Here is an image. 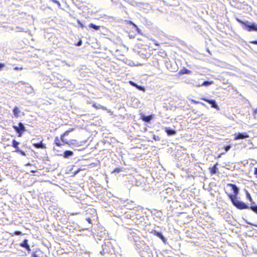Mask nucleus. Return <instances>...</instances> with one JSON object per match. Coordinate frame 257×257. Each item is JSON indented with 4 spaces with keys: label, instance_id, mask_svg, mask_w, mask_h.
Listing matches in <instances>:
<instances>
[{
    "label": "nucleus",
    "instance_id": "obj_43",
    "mask_svg": "<svg viewBox=\"0 0 257 257\" xmlns=\"http://www.w3.org/2000/svg\"><path fill=\"white\" fill-rule=\"evenodd\" d=\"M253 225L257 227V225L254 224Z\"/></svg>",
    "mask_w": 257,
    "mask_h": 257
},
{
    "label": "nucleus",
    "instance_id": "obj_20",
    "mask_svg": "<svg viewBox=\"0 0 257 257\" xmlns=\"http://www.w3.org/2000/svg\"><path fill=\"white\" fill-rule=\"evenodd\" d=\"M55 143L57 146L60 147L61 144L60 143V140L59 139L58 137H56L55 139Z\"/></svg>",
    "mask_w": 257,
    "mask_h": 257
},
{
    "label": "nucleus",
    "instance_id": "obj_4",
    "mask_svg": "<svg viewBox=\"0 0 257 257\" xmlns=\"http://www.w3.org/2000/svg\"><path fill=\"white\" fill-rule=\"evenodd\" d=\"M151 233L153 234L154 235L159 237L165 244L167 243V239L164 237L162 233L155 230H153Z\"/></svg>",
    "mask_w": 257,
    "mask_h": 257
},
{
    "label": "nucleus",
    "instance_id": "obj_19",
    "mask_svg": "<svg viewBox=\"0 0 257 257\" xmlns=\"http://www.w3.org/2000/svg\"><path fill=\"white\" fill-rule=\"evenodd\" d=\"M213 83L212 81H204L203 82L201 83V86H208Z\"/></svg>",
    "mask_w": 257,
    "mask_h": 257
},
{
    "label": "nucleus",
    "instance_id": "obj_2",
    "mask_svg": "<svg viewBox=\"0 0 257 257\" xmlns=\"http://www.w3.org/2000/svg\"><path fill=\"white\" fill-rule=\"evenodd\" d=\"M243 25V29L248 31H257V25L254 23L248 21H239Z\"/></svg>",
    "mask_w": 257,
    "mask_h": 257
},
{
    "label": "nucleus",
    "instance_id": "obj_3",
    "mask_svg": "<svg viewBox=\"0 0 257 257\" xmlns=\"http://www.w3.org/2000/svg\"><path fill=\"white\" fill-rule=\"evenodd\" d=\"M13 128L17 133L19 134V137H21L23 133L25 131V127L22 122H19L18 123V126L14 125Z\"/></svg>",
    "mask_w": 257,
    "mask_h": 257
},
{
    "label": "nucleus",
    "instance_id": "obj_38",
    "mask_svg": "<svg viewBox=\"0 0 257 257\" xmlns=\"http://www.w3.org/2000/svg\"><path fill=\"white\" fill-rule=\"evenodd\" d=\"M81 44H82V42H81V41L80 40V41H79L77 43V46H80V45H81Z\"/></svg>",
    "mask_w": 257,
    "mask_h": 257
},
{
    "label": "nucleus",
    "instance_id": "obj_11",
    "mask_svg": "<svg viewBox=\"0 0 257 257\" xmlns=\"http://www.w3.org/2000/svg\"><path fill=\"white\" fill-rule=\"evenodd\" d=\"M153 118L152 115H143L142 116V119L145 122H149L151 121V120Z\"/></svg>",
    "mask_w": 257,
    "mask_h": 257
},
{
    "label": "nucleus",
    "instance_id": "obj_27",
    "mask_svg": "<svg viewBox=\"0 0 257 257\" xmlns=\"http://www.w3.org/2000/svg\"><path fill=\"white\" fill-rule=\"evenodd\" d=\"M195 104H198V103H201V104L203 105H205V104L202 103V102H200L199 101H196L195 100H193V99H192L191 100Z\"/></svg>",
    "mask_w": 257,
    "mask_h": 257
},
{
    "label": "nucleus",
    "instance_id": "obj_31",
    "mask_svg": "<svg viewBox=\"0 0 257 257\" xmlns=\"http://www.w3.org/2000/svg\"><path fill=\"white\" fill-rule=\"evenodd\" d=\"M25 248L27 250L28 252H30L31 250L29 245L26 246V247H25Z\"/></svg>",
    "mask_w": 257,
    "mask_h": 257
},
{
    "label": "nucleus",
    "instance_id": "obj_35",
    "mask_svg": "<svg viewBox=\"0 0 257 257\" xmlns=\"http://www.w3.org/2000/svg\"><path fill=\"white\" fill-rule=\"evenodd\" d=\"M5 67V64L3 63H0V70H1L2 68H3Z\"/></svg>",
    "mask_w": 257,
    "mask_h": 257
},
{
    "label": "nucleus",
    "instance_id": "obj_8",
    "mask_svg": "<svg viewBox=\"0 0 257 257\" xmlns=\"http://www.w3.org/2000/svg\"><path fill=\"white\" fill-rule=\"evenodd\" d=\"M129 83L133 86H134L135 87H136L138 89L140 90H142L143 91H145V89L144 88V87H143V86H140V85H138L137 84H136V83H135L134 82L132 81H129Z\"/></svg>",
    "mask_w": 257,
    "mask_h": 257
},
{
    "label": "nucleus",
    "instance_id": "obj_36",
    "mask_svg": "<svg viewBox=\"0 0 257 257\" xmlns=\"http://www.w3.org/2000/svg\"><path fill=\"white\" fill-rule=\"evenodd\" d=\"M136 28V30L137 32L139 34L141 33V30L137 26V27H135Z\"/></svg>",
    "mask_w": 257,
    "mask_h": 257
},
{
    "label": "nucleus",
    "instance_id": "obj_39",
    "mask_svg": "<svg viewBox=\"0 0 257 257\" xmlns=\"http://www.w3.org/2000/svg\"><path fill=\"white\" fill-rule=\"evenodd\" d=\"M167 193V192H166V191H163V192H162V195H165V194H166Z\"/></svg>",
    "mask_w": 257,
    "mask_h": 257
},
{
    "label": "nucleus",
    "instance_id": "obj_9",
    "mask_svg": "<svg viewBox=\"0 0 257 257\" xmlns=\"http://www.w3.org/2000/svg\"><path fill=\"white\" fill-rule=\"evenodd\" d=\"M165 132L168 136H174L176 134V132L174 130L169 127H166Z\"/></svg>",
    "mask_w": 257,
    "mask_h": 257
},
{
    "label": "nucleus",
    "instance_id": "obj_23",
    "mask_svg": "<svg viewBox=\"0 0 257 257\" xmlns=\"http://www.w3.org/2000/svg\"><path fill=\"white\" fill-rule=\"evenodd\" d=\"M217 168L216 166H214L212 168L211 170V174H215L217 172Z\"/></svg>",
    "mask_w": 257,
    "mask_h": 257
},
{
    "label": "nucleus",
    "instance_id": "obj_1",
    "mask_svg": "<svg viewBox=\"0 0 257 257\" xmlns=\"http://www.w3.org/2000/svg\"><path fill=\"white\" fill-rule=\"evenodd\" d=\"M227 185L231 188L234 193V195H228L232 204L237 209H248V206L244 202L240 201L237 197L239 192V188L238 187L233 184H228Z\"/></svg>",
    "mask_w": 257,
    "mask_h": 257
},
{
    "label": "nucleus",
    "instance_id": "obj_17",
    "mask_svg": "<svg viewBox=\"0 0 257 257\" xmlns=\"http://www.w3.org/2000/svg\"><path fill=\"white\" fill-rule=\"evenodd\" d=\"M89 27L91 28H92V29L95 30H99V28H100L99 26H96L95 24H92V23L90 24L89 25Z\"/></svg>",
    "mask_w": 257,
    "mask_h": 257
},
{
    "label": "nucleus",
    "instance_id": "obj_29",
    "mask_svg": "<svg viewBox=\"0 0 257 257\" xmlns=\"http://www.w3.org/2000/svg\"><path fill=\"white\" fill-rule=\"evenodd\" d=\"M32 257H40L38 254H36V252H33L32 253Z\"/></svg>",
    "mask_w": 257,
    "mask_h": 257
},
{
    "label": "nucleus",
    "instance_id": "obj_42",
    "mask_svg": "<svg viewBox=\"0 0 257 257\" xmlns=\"http://www.w3.org/2000/svg\"><path fill=\"white\" fill-rule=\"evenodd\" d=\"M30 89L31 90H32V88L31 87H30Z\"/></svg>",
    "mask_w": 257,
    "mask_h": 257
},
{
    "label": "nucleus",
    "instance_id": "obj_15",
    "mask_svg": "<svg viewBox=\"0 0 257 257\" xmlns=\"http://www.w3.org/2000/svg\"><path fill=\"white\" fill-rule=\"evenodd\" d=\"M70 131H66L63 135L61 136V140L65 144H68V143L65 141L64 139V136H67L68 135Z\"/></svg>",
    "mask_w": 257,
    "mask_h": 257
},
{
    "label": "nucleus",
    "instance_id": "obj_40",
    "mask_svg": "<svg viewBox=\"0 0 257 257\" xmlns=\"http://www.w3.org/2000/svg\"><path fill=\"white\" fill-rule=\"evenodd\" d=\"M254 113H257V108L254 110Z\"/></svg>",
    "mask_w": 257,
    "mask_h": 257
},
{
    "label": "nucleus",
    "instance_id": "obj_6",
    "mask_svg": "<svg viewBox=\"0 0 257 257\" xmlns=\"http://www.w3.org/2000/svg\"><path fill=\"white\" fill-rule=\"evenodd\" d=\"M202 99L210 104L212 107L216 108L218 110L219 109L218 105L217 104L216 101L214 100L208 99L205 98H202Z\"/></svg>",
    "mask_w": 257,
    "mask_h": 257
},
{
    "label": "nucleus",
    "instance_id": "obj_30",
    "mask_svg": "<svg viewBox=\"0 0 257 257\" xmlns=\"http://www.w3.org/2000/svg\"><path fill=\"white\" fill-rule=\"evenodd\" d=\"M52 1L54 3L57 4L59 7H60L61 5H60V3L58 1H57V0H52Z\"/></svg>",
    "mask_w": 257,
    "mask_h": 257
},
{
    "label": "nucleus",
    "instance_id": "obj_7",
    "mask_svg": "<svg viewBox=\"0 0 257 257\" xmlns=\"http://www.w3.org/2000/svg\"><path fill=\"white\" fill-rule=\"evenodd\" d=\"M245 195H246V198L247 199H248L249 201H250V202L251 203V206H250L249 209H257V207L252 205V204L253 203V202H252V198H251V196H250V194L249 193V192L247 190H245Z\"/></svg>",
    "mask_w": 257,
    "mask_h": 257
},
{
    "label": "nucleus",
    "instance_id": "obj_14",
    "mask_svg": "<svg viewBox=\"0 0 257 257\" xmlns=\"http://www.w3.org/2000/svg\"><path fill=\"white\" fill-rule=\"evenodd\" d=\"M93 107H94V108H96V109H99V108H101L102 109H104V110H106V108L105 106H101V105L99 104H93Z\"/></svg>",
    "mask_w": 257,
    "mask_h": 257
},
{
    "label": "nucleus",
    "instance_id": "obj_18",
    "mask_svg": "<svg viewBox=\"0 0 257 257\" xmlns=\"http://www.w3.org/2000/svg\"><path fill=\"white\" fill-rule=\"evenodd\" d=\"M181 74H190L191 71L186 68L183 69L180 71Z\"/></svg>",
    "mask_w": 257,
    "mask_h": 257
},
{
    "label": "nucleus",
    "instance_id": "obj_34",
    "mask_svg": "<svg viewBox=\"0 0 257 257\" xmlns=\"http://www.w3.org/2000/svg\"><path fill=\"white\" fill-rule=\"evenodd\" d=\"M250 43L257 45V41H251L249 42Z\"/></svg>",
    "mask_w": 257,
    "mask_h": 257
},
{
    "label": "nucleus",
    "instance_id": "obj_24",
    "mask_svg": "<svg viewBox=\"0 0 257 257\" xmlns=\"http://www.w3.org/2000/svg\"><path fill=\"white\" fill-rule=\"evenodd\" d=\"M91 217L93 218V220H94L95 218H97V213L95 210H94L93 211V213H92V216Z\"/></svg>",
    "mask_w": 257,
    "mask_h": 257
},
{
    "label": "nucleus",
    "instance_id": "obj_41",
    "mask_svg": "<svg viewBox=\"0 0 257 257\" xmlns=\"http://www.w3.org/2000/svg\"><path fill=\"white\" fill-rule=\"evenodd\" d=\"M257 214V210H253Z\"/></svg>",
    "mask_w": 257,
    "mask_h": 257
},
{
    "label": "nucleus",
    "instance_id": "obj_33",
    "mask_svg": "<svg viewBox=\"0 0 257 257\" xmlns=\"http://www.w3.org/2000/svg\"><path fill=\"white\" fill-rule=\"evenodd\" d=\"M120 172V169L119 168H116L114 169L113 172L119 173Z\"/></svg>",
    "mask_w": 257,
    "mask_h": 257
},
{
    "label": "nucleus",
    "instance_id": "obj_13",
    "mask_svg": "<svg viewBox=\"0 0 257 257\" xmlns=\"http://www.w3.org/2000/svg\"><path fill=\"white\" fill-rule=\"evenodd\" d=\"M73 155V152L71 151H65L64 153V157L67 158Z\"/></svg>",
    "mask_w": 257,
    "mask_h": 257
},
{
    "label": "nucleus",
    "instance_id": "obj_10",
    "mask_svg": "<svg viewBox=\"0 0 257 257\" xmlns=\"http://www.w3.org/2000/svg\"><path fill=\"white\" fill-rule=\"evenodd\" d=\"M34 146L36 148L45 149L46 148L45 145L42 141L39 143L34 144Z\"/></svg>",
    "mask_w": 257,
    "mask_h": 257
},
{
    "label": "nucleus",
    "instance_id": "obj_25",
    "mask_svg": "<svg viewBox=\"0 0 257 257\" xmlns=\"http://www.w3.org/2000/svg\"><path fill=\"white\" fill-rule=\"evenodd\" d=\"M14 234H15V235H23V234L22 233V232L20 231H15L14 232Z\"/></svg>",
    "mask_w": 257,
    "mask_h": 257
},
{
    "label": "nucleus",
    "instance_id": "obj_22",
    "mask_svg": "<svg viewBox=\"0 0 257 257\" xmlns=\"http://www.w3.org/2000/svg\"><path fill=\"white\" fill-rule=\"evenodd\" d=\"M193 85L197 87L201 86V83L200 82V80H198V81H195L193 83Z\"/></svg>",
    "mask_w": 257,
    "mask_h": 257
},
{
    "label": "nucleus",
    "instance_id": "obj_28",
    "mask_svg": "<svg viewBox=\"0 0 257 257\" xmlns=\"http://www.w3.org/2000/svg\"><path fill=\"white\" fill-rule=\"evenodd\" d=\"M127 23L132 25L134 27H137V25L131 21H128Z\"/></svg>",
    "mask_w": 257,
    "mask_h": 257
},
{
    "label": "nucleus",
    "instance_id": "obj_21",
    "mask_svg": "<svg viewBox=\"0 0 257 257\" xmlns=\"http://www.w3.org/2000/svg\"><path fill=\"white\" fill-rule=\"evenodd\" d=\"M19 144V143L18 142H17L16 140L13 141L12 146L15 148H16V149L18 148Z\"/></svg>",
    "mask_w": 257,
    "mask_h": 257
},
{
    "label": "nucleus",
    "instance_id": "obj_16",
    "mask_svg": "<svg viewBox=\"0 0 257 257\" xmlns=\"http://www.w3.org/2000/svg\"><path fill=\"white\" fill-rule=\"evenodd\" d=\"M13 112L16 117H18L19 116V113L20 112V110H19V108L16 106L13 109Z\"/></svg>",
    "mask_w": 257,
    "mask_h": 257
},
{
    "label": "nucleus",
    "instance_id": "obj_32",
    "mask_svg": "<svg viewBox=\"0 0 257 257\" xmlns=\"http://www.w3.org/2000/svg\"><path fill=\"white\" fill-rule=\"evenodd\" d=\"M86 220H87V221L89 223H92V222H91V219L90 217H87L86 218Z\"/></svg>",
    "mask_w": 257,
    "mask_h": 257
},
{
    "label": "nucleus",
    "instance_id": "obj_26",
    "mask_svg": "<svg viewBox=\"0 0 257 257\" xmlns=\"http://www.w3.org/2000/svg\"><path fill=\"white\" fill-rule=\"evenodd\" d=\"M231 148V146L230 145H228V146H226L224 147V150L226 152H227V151H228Z\"/></svg>",
    "mask_w": 257,
    "mask_h": 257
},
{
    "label": "nucleus",
    "instance_id": "obj_5",
    "mask_svg": "<svg viewBox=\"0 0 257 257\" xmlns=\"http://www.w3.org/2000/svg\"><path fill=\"white\" fill-rule=\"evenodd\" d=\"M248 137L249 136L245 133H238L234 135V139L236 140L239 139H244L248 138Z\"/></svg>",
    "mask_w": 257,
    "mask_h": 257
},
{
    "label": "nucleus",
    "instance_id": "obj_12",
    "mask_svg": "<svg viewBox=\"0 0 257 257\" xmlns=\"http://www.w3.org/2000/svg\"><path fill=\"white\" fill-rule=\"evenodd\" d=\"M20 246H21L22 247H23V248L26 247V246L29 245V244H28V240L27 239H25L23 241V242L20 243Z\"/></svg>",
    "mask_w": 257,
    "mask_h": 257
},
{
    "label": "nucleus",
    "instance_id": "obj_37",
    "mask_svg": "<svg viewBox=\"0 0 257 257\" xmlns=\"http://www.w3.org/2000/svg\"><path fill=\"white\" fill-rule=\"evenodd\" d=\"M22 68H19V67H16L14 68V70H22Z\"/></svg>",
    "mask_w": 257,
    "mask_h": 257
}]
</instances>
